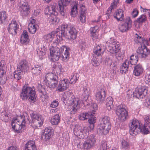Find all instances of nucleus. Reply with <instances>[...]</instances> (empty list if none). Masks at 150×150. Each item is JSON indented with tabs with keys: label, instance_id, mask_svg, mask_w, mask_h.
<instances>
[{
	"label": "nucleus",
	"instance_id": "7",
	"mask_svg": "<svg viewBox=\"0 0 150 150\" xmlns=\"http://www.w3.org/2000/svg\"><path fill=\"white\" fill-rule=\"evenodd\" d=\"M44 83L50 88H54L56 87L58 82V78L56 74L50 73L46 74L44 80Z\"/></svg>",
	"mask_w": 150,
	"mask_h": 150
},
{
	"label": "nucleus",
	"instance_id": "17",
	"mask_svg": "<svg viewBox=\"0 0 150 150\" xmlns=\"http://www.w3.org/2000/svg\"><path fill=\"white\" fill-rule=\"evenodd\" d=\"M31 117L33 122L36 126L40 127L43 124V119L41 115L32 114Z\"/></svg>",
	"mask_w": 150,
	"mask_h": 150
},
{
	"label": "nucleus",
	"instance_id": "42",
	"mask_svg": "<svg viewBox=\"0 0 150 150\" xmlns=\"http://www.w3.org/2000/svg\"><path fill=\"white\" fill-rule=\"evenodd\" d=\"M41 67L38 65L35 66L34 67L32 68V73L35 75H38L40 72Z\"/></svg>",
	"mask_w": 150,
	"mask_h": 150
},
{
	"label": "nucleus",
	"instance_id": "27",
	"mask_svg": "<svg viewBox=\"0 0 150 150\" xmlns=\"http://www.w3.org/2000/svg\"><path fill=\"white\" fill-rule=\"evenodd\" d=\"M77 33V30L75 28H71L68 34V39L73 40L75 39L76 37Z\"/></svg>",
	"mask_w": 150,
	"mask_h": 150
},
{
	"label": "nucleus",
	"instance_id": "14",
	"mask_svg": "<svg viewBox=\"0 0 150 150\" xmlns=\"http://www.w3.org/2000/svg\"><path fill=\"white\" fill-rule=\"evenodd\" d=\"M136 52L142 58H145L148 55H150V50L147 49L145 45H144L143 46L139 47Z\"/></svg>",
	"mask_w": 150,
	"mask_h": 150
},
{
	"label": "nucleus",
	"instance_id": "23",
	"mask_svg": "<svg viewBox=\"0 0 150 150\" xmlns=\"http://www.w3.org/2000/svg\"><path fill=\"white\" fill-rule=\"evenodd\" d=\"M105 93L104 91L97 92L96 95V99L98 103H102L105 99Z\"/></svg>",
	"mask_w": 150,
	"mask_h": 150
},
{
	"label": "nucleus",
	"instance_id": "13",
	"mask_svg": "<svg viewBox=\"0 0 150 150\" xmlns=\"http://www.w3.org/2000/svg\"><path fill=\"white\" fill-rule=\"evenodd\" d=\"M116 113L122 121L125 120L127 115V112L123 105H120L117 107Z\"/></svg>",
	"mask_w": 150,
	"mask_h": 150
},
{
	"label": "nucleus",
	"instance_id": "3",
	"mask_svg": "<svg viewBox=\"0 0 150 150\" xmlns=\"http://www.w3.org/2000/svg\"><path fill=\"white\" fill-rule=\"evenodd\" d=\"M63 98L64 100L67 101V102L71 107V114H75L79 108L81 102L78 98H75L74 96L70 92L64 93L63 95Z\"/></svg>",
	"mask_w": 150,
	"mask_h": 150
},
{
	"label": "nucleus",
	"instance_id": "34",
	"mask_svg": "<svg viewBox=\"0 0 150 150\" xmlns=\"http://www.w3.org/2000/svg\"><path fill=\"white\" fill-rule=\"evenodd\" d=\"M91 115V112H83L81 113L79 116V120H84L88 119L90 115Z\"/></svg>",
	"mask_w": 150,
	"mask_h": 150
},
{
	"label": "nucleus",
	"instance_id": "47",
	"mask_svg": "<svg viewBox=\"0 0 150 150\" xmlns=\"http://www.w3.org/2000/svg\"><path fill=\"white\" fill-rule=\"evenodd\" d=\"M122 147L125 149H128L129 148V144L127 141L124 140L122 141L121 142Z\"/></svg>",
	"mask_w": 150,
	"mask_h": 150
},
{
	"label": "nucleus",
	"instance_id": "16",
	"mask_svg": "<svg viewBox=\"0 0 150 150\" xmlns=\"http://www.w3.org/2000/svg\"><path fill=\"white\" fill-rule=\"evenodd\" d=\"M131 27V20L130 17H128L126 19L125 22L119 26V29L121 32H124L129 30Z\"/></svg>",
	"mask_w": 150,
	"mask_h": 150
},
{
	"label": "nucleus",
	"instance_id": "50",
	"mask_svg": "<svg viewBox=\"0 0 150 150\" xmlns=\"http://www.w3.org/2000/svg\"><path fill=\"white\" fill-rule=\"evenodd\" d=\"M71 77L70 79V81L71 84H74L76 82L78 79V74H76L75 75H74L72 76H71Z\"/></svg>",
	"mask_w": 150,
	"mask_h": 150
},
{
	"label": "nucleus",
	"instance_id": "32",
	"mask_svg": "<svg viewBox=\"0 0 150 150\" xmlns=\"http://www.w3.org/2000/svg\"><path fill=\"white\" fill-rule=\"evenodd\" d=\"M60 116L58 114L53 116L51 119V122L53 125H57L60 122Z\"/></svg>",
	"mask_w": 150,
	"mask_h": 150
},
{
	"label": "nucleus",
	"instance_id": "53",
	"mask_svg": "<svg viewBox=\"0 0 150 150\" xmlns=\"http://www.w3.org/2000/svg\"><path fill=\"white\" fill-rule=\"evenodd\" d=\"M98 106L96 104H93L91 106V109L92 108L93 109V110H92L91 112L92 113V114H95L96 112V110L97 109Z\"/></svg>",
	"mask_w": 150,
	"mask_h": 150
},
{
	"label": "nucleus",
	"instance_id": "51",
	"mask_svg": "<svg viewBox=\"0 0 150 150\" xmlns=\"http://www.w3.org/2000/svg\"><path fill=\"white\" fill-rule=\"evenodd\" d=\"M118 3V0H114V2L113 3H112L110 7L108 9V11H110L111 12L112 9H113L115 7L117 6V3Z\"/></svg>",
	"mask_w": 150,
	"mask_h": 150
},
{
	"label": "nucleus",
	"instance_id": "59",
	"mask_svg": "<svg viewBox=\"0 0 150 150\" xmlns=\"http://www.w3.org/2000/svg\"><path fill=\"white\" fill-rule=\"evenodd\" d=\"M52 128L50 127H47L44 130V133L49 134V133H52L53 134L52 130L51 129Z\"/></svg>",
	"mask_w": 150,
	"mask_h": 150
},
{
	"label": "nucleus",
	"instance_id": "29",
	"mask_svg": "<svg viewBox=\"0 0 150 150\" xmlns=\"http://www.w3.org/2000/svg\"><path fill=\"white\" fill-rule=\"evenodd\" d=\"M81 12L79 17L80 21L82 23H84L86 22V10L84 6H82L81 8Z\"/></svg>",
	"mask_w": 150,
	"mask_h": 150
},
{
	"label": "nucleus",
	"instance_id": "20",
	"mask_svg": "<svg viewBox=\"0 0 150 150\" xmlns=\"http://www.w3.org/2000/svg\"><path fill=\"white\" fill-rule=\"evenodd\" d=\"M69 86V82L67 79H64L60 81L57 87V91L62 92L66 90Z\"/></svg>",
	"mask_w": 150,
	"mask_h": 150
},
{
	"label": "nucleus",
	"instance_id": "9",
	"mask_svg": "<svg viewBox=\"0 0 150 150\" xmlns=\"http://www.w3.org/2000/svg\"><path fill=\"white\" fill-rule=\"evenodd\" d=\"M74 135L80 139L86 137L87 135V128L86 127L82 128L79 125L75 126L74 130Z\"/></svg>",
	"mask_w": 150,
	"mask_h": 150
},
{
	"label": "nucleus",
	"instance_id": "36",
	"mask_svg": "<svg viewBox=\"0 0 150 150\" xmlns=\"http://www.w3.org/2000/svg\"><path fill=\"white\" fill-rule=\"evenodd\" d=\"M106 106L107 109L108 110H110L112 107L113 101L112 98L111 97H109L107 98L106 100Z\"/></svg>",
	"mask_w": 150,
	"mask_h": 150
},
{
	"label": "nucleus",
	"instance_id": "8",
	"mask_svg": "<svg viewBox=\"0 0 150 150\" xmlns=\"http://www.w3.org/2000/svg\"><path fill=\"white\" fill-rule=\"evenodd\" d=\"M54 5L48 6L46 8L45 12V14L50 16V22L51 23L57 24L59 22V20L56 16L57 13L56 11Z\"/></svg>",
	"mask_w": 150,
	"mask_h": 150
},
{
	"label": "nucleus",
	"instance_id": "62",
	"mask_svg": "<svg viewBox=\"0 0 150 150\" xmlns=\"http://www.w3.org/2000/svg\"><path fill=\"white\" fill-rule=\"evenodd\" d=\"M88 96H85V97H84L82 100V103H83L84 104L88 105Z\"/></svg>",
	"mask_w": 150,
	"mask_h": 150
},
{
	"label": "nucleus",
	"instance_id": "40",
	"mask_svg": "<svg viewBox=\"0 0 150 150\" xmlns=\"http://www.w3.org/2000/svg\"><path fill=\"white\" fill-rule=\"evenodd\" d=\"M7 18L5 11H2L0 12V22L1 23H4Z\"/></svg>",
	"mask_w": 150,
	"mask_h": 150
},
{
	"label": "nucleus",
	"instance_id": "33",
	"mask_svg": "<svg viewBox=\"0 0 150 150\" xmlns=\"http://www.w3.org/2000/svg\"><path fill=\"white\" fill-rule=\"evenodd\" d=\"M129 65V61L128 60H126L122 64L121 68L120 71L122 73H125L127 71Z\"/></svg>",
	"mask_w": 150,
	"mask_h": 150
},
{
	"label": "nucleus",
	"instance_id": "15",
	"mask_svg": "<svg viewBox=\"0 0 150 150\" xmlns=\"http://www.w3.org/2000/svg\"><path fill=\"white\" fill-rule=\"evenodd\" d=\"M28 120V116L26 114L25 115H21L18 116L16 118H14L11 122V125L12 127L13 125H21L23 122H26V120Z\"/></svg>",
	"mask_w": 150,
	"mask_h": 150
},
{
	"label": "nucleus",
	"instance_id": "54",
	"mask_svg": "<svg viewBox=\"0 0 150 150\" xmlns=\"http://www.w3.org/2000/svg\"><path fill=\"white\" fill-rule=\"evenodd\" d=\"M53 134H52V133H49V134L47 133H44L42 136V139L43 138V137H44L45 140L49 139L52 136Z\"/></svg>",
	"mask_w": 150,
	"mask_h": 150
},
{
	"label": "nucleus",
	"instance_id": "44",
	"mask_svg": "<svg viewBox=\"0 0 150 150\" xmlns=\"http://www.w3.org/2000/svg\"><path fill=\"white\" fill-rule=\"evenodd\" d=\"M22 73L16 69L13 73L14 78L17 80L20 79L21 78V74Z\"/></svg>",
	"mask_w": 150,
	"mask_h": 150
},
{
	"label": "nucleus",
	"instance_id": "37",
	"mask_svg": "<svg viewBox=\"0 0 150 150\" xmlns=\"http://www.w3.org/2000/svg\"><path fill=\"white\" fill-rule=\"evenodd\" d=\"M38 26V25H33L32 23H29L28 25L29 32L32 34L35 33Z\"/></svg>",
	"mask_w": 150,
	"mask_h": 150
},
{
	"label": "nucleus",
	"instance_id": "49",
	"mask_svg": "<svg viewBox=\"0 0 150 150\" xmlns=\"http://www.w3.org/2000/svg\"><path fill=\"white\" fill-rule=\"evenodd\" d=\"M91 113V115H90L89 118H88V122L89 124H94V123L96 122V117L93 115V114H92V112Z\"/></svg>",
	"mask_w": 150,
	"mask_h": 150
},
{
	"label": "nucleus",
	"instance_id": "30",
	"mask_svg": "<svg viewBox=\"0 0 150 150\" xmlns=\"http://www.w3.org/2000/svg\"><path fill=\"white\" fill-rule=\"evenodd\" d=\"M25 150H37L34 142L32 141L28 142L25 145Z\"/></svg>",
	"mask_w": 150,
	"mask_h": 150
},
{
	"label": "nucleus",
	"instance_id": "4",
	"mask_svg": "<svg viewBox=\"0 0 150 150\" xmlns=\"http://www.w3.org/2000/svg\"><path fill=\"white\" fill-rule=\"evenodd\" d=\"M110 119L107 116L102 117L101 122L98 125L97 132L101 134L106 135L109 132L111 128L110 122Z\"/></svg>",
	"mask_w": 150,
	"mask_h": 150
},
{
	"label": "nucleus",
	"instance_id": "12",
	"mask_svg": "<svg viewBox=\"0 0 150 150\" xmlns=\"http://www.w3.org/2000/svg\"><path fill=\"white\" fill-rule=\"evenodd\" d=\"M50 57L51 61L55 62L59 58L61 53L60 49L57 47H52L50 49Z\"/></svg>",
	"mask_w": 150,
	"mask_h": 150
},
{
	"label": "nucleus",
	"instance_id": "64",
	"mask_svg": "<svg viewBox=\"0 0 150 150\" xmlns=\"http://www.w3.org/2000/svg\"><path fill=\"white\" fill-rule=\"evenodd\" d=\"M145 82L146 83L150 85V74L146 76L145 79Z\"/></svg>",
	"mask_w": 150,
	"mask_h": 150
},
{
	"label": "nucleus",
	"instance_id": "55",
	"mask_svg": "<svg viewBox=\"0 0 150 150\" xmlns=\"http://www.w3.org/2000/svg\"><path fill=\"white\" fill-rule=\"evenodd\" d=\"M69 136L67 132H65L63 133L62 139L63 141H66L68 140L69 139Z\"/></svg>",
	"mask_w": 150,
	"mask_h": 150
},
{
	"label": "nucleus",
	"instance_id": "39",
	"mask_svg": "<svg viewBox=\"0 0 150 150\" xmlns=\"http://www.w3.org/2000/svg\"><path fill=\"white\" fill-rule=\"evenodd\" d=\"M1 118L2 121L7 122L9 120V117L6 111L4 110L1 113Z\"/></svg>",
	"mask_w": 150,
	"mask_h": 150
},
{
	"label": "nucleus",
	"instance_id": "38",
	"mask_svg": "<svg viewBox=\"0 0 150 150\" xmlns=\"http://www.w3.org/2000/svg\"><path fill=\"white\" fill-rule=\"evenodd\" d=\"M53 73L54 74H60L61 72L62 66L61 64L55 65L53 67Z\"/></svg>",
	"mask_w": 150,
	"mask_h": 150
},
{
	"label": "nucleus",
	"instance_id": "26",
	"mask_svg": "<svg viewBox=\"0 0 150 150\" xmlns=\"http://www.w3.org/2000/svg\"><path fill=\"white\" fill-rule=\"evenodd\" d=\"M37 88L38 92L42 94V97L44 98L46 100H47L48 99V97L47 95V93L42 85L40 84H38L37 86Z\"/></svg>",
	"mask_w": 150,
	"mask_h": 150
},
{
	"label": "nucleus",
	"instance_id": "25",
	"mask_svg": "<svg viewBox=\"0 0 150 150\" xmlns=\"http://www.w3.org/2000/svg\"><path fill=\"white\" fill-rule=\"evenodd\" d=\"M29 41L28 33L26 30H24L22 34L20 41L21 44L26 45Z\"/></svg>",
	"mask_w": 150,
	"mask_h": 150
},
{
	"label": "nucleus",
	"instance_id": "28",
	"mask_svg": "<svg viewBox=\"0 0 150 150\" xmlns=\"http://www.w3.org/2000/svg\"><path fill=\"white\" fill-rule=\"evenodd\" d=\"M20 6L22 9L23 12L25 15L28 14V11L29 10V7L28 3L23 1H21L20 4Z\"/></svg>",
	"mask_w": 150,
	"mask_h": 150
},
{
	"label": "nucleus",
	"instance_id": "1",
	"mask_svg": "<svg viewBox=\"0 0 150 150\" xmlns=\"http://www.w3.org/2000/svg\"><path fill=\"white\" fill-rule=\"evenodd\" d=\"M129 126L130 134L133 136H136L139 132L147 134L150 132V116L145 118L144 126L141 125L139 121L136 120H132Z\"/></svg>",
	"mask_w": 150,
	"mask_h": 150
},
{
	"label": "nucleus",
	"instance_id": "41",
	"mask_svg": "<svg viewBox=\"0 0 150 150\" xmlns=\"http://www.w3.org/2000/svg\"><path fill=\"white\" fill-rule=\"evenodd\" d=\"M102 50L100 47L98 45L95 47L93 50V53L95 55H96L97 57L101 55L102 54L101 50Z\"/></svg>",
	"mask_w": 150,
	"mask_h": 150
},
{
	"label": "nucleus",
	"instance_id": "35",
	"mask_svg": "<svg viewBox=\"0 0 150 150\" xmlns=\"http://www.w3.org/2000/svg\"><path fill=\"white\" fill-rule=\"evenodd\" d=\"M25 123L26 122H22V124L21 125H13L12 127L16 132H20V131L24 127Z\"/></svg>",
	"mask_w": 150,
	"mask_h": 150
},
{
	"label": "nucleus",
	"instance_id": "52",
	"mask_svg": "<svg viewBox=\"0 0 150 150\" xmlns=\"http://www.w3.org/2000/svg\"><path fill=\"white\" fill-rule=\"evenodd\" d=\"M112 59L109 56H107L105 60V65H110L111 62H112Z\"/></svg>",
	"mask_w": 150,
	"mask_h": 150
},
{
	"label": "nucleus",
	"instance_id": "56",
	"mask_svg": "<svg viewBox=\"0 0 150 150\" xmlns=\"http://www.w3.org/2000/svg\"><path fill=\"white\" fill-rule=\"evenodd\" d=\"M127 95L129 98H132L134 96V95L135 96V94L132 90H129L127 91Z\"/></svg>",
	"mask_w": 150,
	"mask_h": 150
},
{
	"label": "nucleus",
	"instance_id": "11",
	"mask_svg": "<svg viewBox=\"0 0 150 150\" xmlns=\"http://www.w3.org/2000/svg\"><path fill=\"white\" fill-rule=\"evenodd\" d=\"M148 91V87L145 86H139L135 92V95L137 98H143L146 95Z\"/></svg>",
	"mask_w": 150,
	"mask_h": 150
},
{
	"label": "nucleus",
	"instance_id": "61",
	"mask_svg": "<svg viewBox=\"0 0 150 150\" xmlns=\"http://www.w3.org/2000/svg\"><path fill=\"white\" fill-rule=\"evenodd\" d=\"M117 62L116 61H113L112 60V62L110 65V67L111 68H114L117 65Z\"/></svg>",
	"mask_w": 150,
	"mask_h": 150
},
{
	"label": "nucleus",
	"instance_id": "57",
	"mask_svg": "<svg viewBox=\"0 0 150 150\" xmlns=\"http://www.w3.org/2000/svg\"><path fill=\"white\" fill-rule=\"evenodd\" d=\"M4 64L3 65L0 64V76H3V75L4 72Z\"/></svg>",
	"mask_w": 150,
	"mask_h": 150
},
{
	"label": "nucleus",
	"instance_id": "2",
	"mask_svg": "<svg viewBox=\"0 0 150 150\" xmlns=\"http://www.w3.org/2000/svg\"><path fill=\"white\" fill-rule=\"evenodd\" d=\"M67 25H63L61 27H59L57 29L55 32H52L45 35L44 36V39L47 42L51 41L52 40H62L63 37H65V32L67 28Z\"/></svg>",
	"mask_w": 150,
	"mask_h": 150
},
{
	"label": "nucleus",
	"instance_id": "5",
	"mask_svg": "<svg viewBox=\"0 0 150 150\" xmlns=\"http://www.w3.org/2000/svg\"><path fill=\"white\" fill-rule=\"evenodd\" d=\"M21 97L23 100L28 99L29 101L35 102L36 96L34 90L31 87L25 85L23 87Z\"/></svg>",
	"mask_w": 150,
	"mask_h": 150
},
{
	"label": "nucleus",
	"instance_id": "31",
	"mask_svg": "<svg viewBox=\"0 0 150 150\" xmlns=\"http://www.w3.org/2000/svg\"><path fill=\"white\" fill-rule=\"evenodd\" d=\"M63 50L64 51L62 53V58L63 60H66L69 58V51L70 49L69 48H67L66 46L63 47Z\"/></svg>",
	"mask_w": 150,
	"mask_h": 150
},
{
	"label": "nucleus",
	"instance_id": "6",
	"mask_svg": "<svg viewBox=\"0 0 150 150\" xmlns=\"http://www.w3.org/2000/svg\"><path fill=\"white\" fill-rule=\"evenodd\" d=\"M96 140L95 135L91 134L83 142H79L77 145V147L81 149H89L95 146Z\"/></svg>",
	"mask_w": 150,
	"mask_h": 150
},
{
	"label": "nucleus",
	"instance_id": "43",
	"mask_svg": "<svg viewBox=\"0 0 150 150\" xmlns=\"http://www.w3.org/2000/svg\"><path fill=\"white\" fill-rule=\"evenodd\" d=\"M138 61V57L137 56L132 55L130 57V61L131 65H135L137 63Z\"/></svg>",
	"mask_w": 150,
	"mask_h": 150
},
{
	"label": "nucleus",
	"instance_id": "18",
	"mask_svg": "<svg viewBox=\"0 0 150 150\" xmlns=\"http://www.w3.org/2000/svg\"><path fill=\"white\" fill-rule=\"evenodd\" d=\"M18 28V25L15 21H12L9 24V27L7 28L8 32L12 35H16L17 34L16 30Z\"/></svg>",
	"mask_w": 150,
	"mask_h": 150
},
{
	"label": "nucleus",
	"instance_id": "46",
	"mask_svg": "<svg viewBox=\"0 0 150 150\" xmlns=\"http://www.w3.org/2000/svg\"><path fill=\"white\" fill-rule=\"evenodd\" d=\"M77 6L76 4L72 8L71 12V14L74 16L78 13Z\"/></svg>",
	"mask_w": 150,
	"mask_h": 150
},
{
	"label": "nucleus",
	"instance_id": "45",
	"mask_svg": "<svg viewBox=\"0 0 150 150\" xmlns=\"http://www.w3.org/2000/svg\"><path fill=\"white\" fill-rule=\"evenodd\" d=\"M146 20V17L144 15H142L136 21V22L139 24H142Z\"/></svg>",
	"mask_w": 150,
	"mask_h": 150
},
{
	"label": "nucleus",
	"instance_id": "22",
	"mask_svg": "<svg viewBox=\"0 0 150 150\" xmlns=\"http://www.w3.org/2000/svg\"><path fill=\"white\" fill-rule=\"evenodd\" d=\"M123 11L121 9L117 10L114 14V17L118 21H122L124 19Z\"/></svg>",
	"mask_w": 150,
	"mask_h": 150
},
{
	"label": "nucleus",
	"instance_id": "21",
	"mask_svg": "<svg viewBox=\"0 0 150 150\" xmlns=\"http://www.w3.org/2000/svg\"><path fill=\"white\" fill-rule=\"evenodd\" d=\"M71 0H61L59 2V8L60 13L63 16L65 14L64 6H66L70 3Z\"/></svg>",
	"mask_w": 150,
	"mask_h": 150
},
{
	"label": "nucleus",
	"instance_id": "60",
	"mask_svg": "<svg viewBox=\"0 0 150 150\" xmlns=\"http://www.w3.org/2000/svg\"><path fill=\"white\" fill-rule=\"evenodd\" d=\"M138 13L139 11L137 10L136 9H134L132 12V17L133 18L136 17L138 15Z\"/></svg>",
	"mask_w": 150,
	"mask_h": 150
},
{
	"label": "nucleus",
	"instance_id": "19",
	"mask_svg": "<svg viewBox=\"0 0 150 150\" xmlns=\"http://www.w3.org/2000/svg\"><path fill=\"white\" fill-rule=\"evenodd\" d=\"M28 69V62L25 59L22 60L17 67V69L22 72H27Z\"/></svg>",
	"mask_w": 150,
	"mask_h": 150
},
{
	"label": "nucleus",
	"instance_id": "48",
	"mask_svg": "<svg viewBox=\"0 0 150 150\" xmlns=\"http://www.w3.org/2000/svg\"><path fill=\"white\" fill-rule=\"evenodd\" d=\"M46 48L45 46H43L40 49L39 52H38L40 56H43L46 54Z\"/></svg>",
	"mask_w": 150,
	"mask_h": 150
},
{
	"label": "nucleus",
	"instance_id": "63",
	"mask_svg": "<svg viewBox=\"0 0 150 150\" xmlns=\"http://www.w3.org/2000/svg\"><path fill=\"white\" fill-rule=\"evenodd\" d=\"M136 37L138 39V41L140 42H144V41H146V40L142 37L139 36L137 34H136Z\"/></svg>",
	"mask_w": 150,
	"mask_h": 150
},
{
	"label": "nucleus",
	"instance_id": "24",
	"mask_svg": "<svg viewBox=\"0 0 150 150\" xmlns=\"http://www.w3.org/2000/svg\"><path fill=\"white\" fill-rule=\"evenodd\" d=\"M143 71V69L142 65L138 64L134 67L133 74L136 76H139L142 74Z\"/></svg>",
	"mask_w": 150,
	"mask_h": 150
},
{
	"label": "nucleus",
	"instance_id": "58",
	"mask_svg": "<svg viewBox=\"0 0 150 150\" xmlns=\"http://www.w3.org/2000/svg\"><path fill=\"white\" fill-rule=\"evenodd\" d=\"M59 103L57 101L54 100L52 102L50 105V107L52 108H56L58 106Z\"/></svg>",
	"mask_w": 150,
	"mask_h": 150
},
{
	"label": "nucleus",
	"instance_id": "10",
	"mask_svg": "<svg viewBox=\"0 0 150 150\" xmlns=\"http://www.w3.org/2000/svg\"><path fill=\"white\" fill-rule=\"evenodd\" d=\"M108 42L109 45L107 47L108 50L111 53H116L118 52L120 48L119 42L115 40L110 39Z\"/></svg>",
	"mask_w": 150,
	"mask_h": 150
}]
</instances>
